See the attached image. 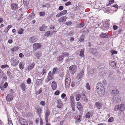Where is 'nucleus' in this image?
I'll list each match as a JSON object with an SVG mask.
<instances>
[{"label":"nucleus","instance_id":"nucleus-1","mask_svg":"<svg viewBox=\"0 0 125 125\" xmlns=\"http://www.w3.org/2000/svg\"><path fill=\"white\" fill-rule=\"evenodd\" d=\"M96 88L98 94L101 96L102 95L104 91V87L103 84L100 83H97Z\"/></svg>","mask_w":125,"mask_h":125},{"label":"nucleus","instance_id":"nucleus-2","mask_svg":"<svg viewBox=\"0 0 125 125\" xmlns=\"http://www.w3.org/2000/svg\"><path fill=\"white\" fill-rule=\"evenodd\" d=\"M71 82V79L68 75H66L65 81V86L66 88H69L70 84Z\"/></svg>","mask_w":125,"mask_h":125},{"label":"nucleus","instance_id":"nucleus-3","mask_svg":"<svg viewBox=\"0 0 125 125\" xmlns=\"http://www.w3.org/2000/svg\"><path fill=\"white\" fill-rule=\"evenodd\" d=\"M120 97L118 95H115L114 96L113 98L112 101L115 103H117L121 101Z\"/></svg>","mask_w":125,"mask_h":125},{"label":"nucleus","instance_id":"nucleus-4","mask_svg":"<svg viewBox=\"0 0 125 125\" xmlns=\"http://www.w3.org/2000/svg\"><path fill=\"white\" fill-rule=\"evenodd\" d=\"M19 62L17 59L12 58L11 61V64L13 67L16 66L19 63Z\"/></svg>","mask_w":125,"mask_h":125},{"label":"nucleus","instance_id":"nucleus-5","mask_svg":"<svg viewBox=\"0 0 125 125\" xmlns=\"http://www.w3.org/2000/svg\"><path fill=\"white\" fill-rule=\"evenodd\" d=\"M69 70L71 73L74 74L76 71L77 67L75 65H73L70 67Z\"/></svg>","mask_w":125,"mask_h":125},{"label":"nucleus","instance_id":"nucleus-6","mask_svg":"<svg viewBox=\"0 0 125 125\" xmlns=\"http://www.w3.org/2000/svg\"><path fill=\"white\" fill-rule=\"evenodd\" d=\"M53 74H52V72L50 71L48 74L47 77V78L45 80V82L46 83H48L50 80H52L53 78L52 75Z\"/></svg>","mask_w":125,"mask_h":125},{"label":"nucleus","instance_id":"nucleus-7","mask_svg":"<svg viewBox=\"0 0 125 125\" xmlns=\"http://www.w3.org/2000/svg\"><path fill=\"white\" fill-rule=\"evenodd\" d=\"M42 46L39 43H35L33 44V49L35 51L40 48Z\"/></svg>","mask_w":125,"mask_h":125},{"label":"nucleus","instance_id":"nucleus-8","mask_svg":"<svg viewBox=\"0 0 125 125\" xmlns=\"http://www.w3.org/2000/svg\"><path fill=\"white\" fill-rule=\"evenodd\" d=\"M19 120L22 125H28V123L23 118H20Z\"/></svg>","mask_w":125,"mask_h":125},{"label":"nucleus","instance_id":"nucleus-9","mask_svg":"<svg viewBox=\"0 0 125 125\" xmlns=\"http://www.w3.org/2000/svg\"><path fill=\"white\" fill-rule=\"evenodd\" d=\"M37 40V39L36 37L33 36L31 37L29 39V42L31 43L35 42Z\"/></svg>","mask_w":125,"mask_h":125},{"label":"nucleus","instance_id":"nucleus-10","mask_svg":"<svg viewBox=\"0 0 125 125\" xmlns=\"http://www.w3.org/2000/svg\"><path fill=\"white\" fill-rule=\"evenodd\" d=\"M67 19V17L65 16H63L61 18L58 20L59 22H65Z\"/></svg>","mask_w":125,"mask_h":125},{"label":"nucleus","instance_id":"nucleus-11","mask_svg":"<svg viewBox=\"0 0 125 125\" xmlns=\"http://www.w3.org/2000/svg\"><path fill=\"white\" fill-rule=\"evenodd\" d=\"M84 70L83 69L80 71L79 73L77 76V77L78 78L80 79L83 77L84 73Z\"/></svg>","mask_w":125,"mask_h":125},{"label":"nucleus","instance_id":"nucleus-12","mask_svg":"<svg viewBox=\"0 0 125 125\" xmlns=\"http://www.w3.org/2000/svg\"><path fill=\"white\" fill-rule=\"evenodd\" d=\"M13 97V95L8 94L7 96L6 99L7 101H10L12 100Z\"/></svg>","mask_w":125,"mask_h":125},{"label":"nucleus","instance_id":"nucleus-13","mask_svg":"<svg viewBox=\"0 0 125 125\" xmlns=\"http://www.w3.org/2000/svg\"><path fill=\"white\" fill-rule=\"evenodd\" d=\"M77 106L78 109L80 111L82 110L83 106L80 102H78L77 104Z\"/></svg>","mask_w":125,"mask_h":125},{"label":"nucleus","instance_id":"nucleus-14","mask_svg":"<svg viewBox=\"0 0 125 125\" xmlns=\"http://www.w3.org/2000/svg\"><path fill=\"white\" fill-rule=\"evenodd\" d=\"M42 53L40 52H36L35 54V59H39L42 55Z\"/></svg>","mask_w":125,"mask_h":125},{"label":"nucleus","instance_id":"nucleus-15","mask_svg":"<svg viewBox=\"0 0 125 125\" xmlns=\"http://www.w3.org/2000/svg\"><path fill=\"white\" fill-rule=\"evenodd\" d=\"M11 8L13 10L17 9L18 8L17 4L15 3H13L11 5Z\"/></svg>","mask_w":125,"mask_h":125},{"label":"nucleus","instance_id":"nucleus-16","mask_svg":"<svg viewBox=\"0 0 125 125\" xmlns=\"http://www.w3.org/2000/svg\"><path fill=\"white\" fill-rule=\"evenodd\" d=\"M108 33H102L100 35V37L101 38H105L108 37L107 35Z\"/></svg>","mask_w":125,"mask_h":125},{"label":"nucleus","instance_id":"nucleus-17","mask_svg":"<svg viewBox=\"0 0 125 125\" xmlns=\"http://www.w3.org/2000/svg\"><path fill=\"white\" fill-rule=\"evenodd\" d=\"M62 105V103L60 100H57V106L59 108H61Z\"/></svg>","mask_w":125,"mask_h":125},{"label":"nucleus","instance_id":"nucleus-18","mask_svg":"<svg viewBox=\"0 0 125 125\" xmlns=\"http://www.w3.org/2000/svg\"><path fill=\"white\" fill-rule=\"evenodd\" d=\"M52 87L53 90H55L57 88V84L54 81H53L52 83Z\"/></svg>","mask_w":125,"mask_h":125},{"label":"nucleus","instance_id":"nucleus-19","mask_svg":"<svg viewBox=\"0 0 125 125\" xmlns=\"http://www.w3.org/2000/svg\"><path fill=\"white\" fill-rule=\"evenodd\" d=\"M35 65L34 62H33L32 64L29 65L28 67V70L29 71L32 69L34 67Z\"/></svg>","mask_w":125,"mask_h":125},{"label":"nucleus","instance_id":"nucleus-20","mask_svg":"<svg viewBox=\"0 0 125 125\" xmlns=\"http://www.w3.org/2000/svg\"><path fill=\"white\" fill-rule=\"evenodd\" d=\"M89 52L93 54H96L97 52V51L96 50L93 48H90Z\"/></svg>","mask_w":125,"mask_h":125},{"label":"nucleus","instance_id":"nucleus-21","mask_svg":"<svg viewBox=\"0 0 125 125\" xmlns=\"http://www.w3.org/2000/svg\"><path fill=\"white\" fill-rule=\"evenodd\" d=\"M110 65L112 67H115L116 66V63L114 61H109Z\"/></svg>","mask_w":125,"mask_h":125},{"label":"nucleus","instance_id":"nucleus-22","mask_svg":"<svg viewBox=\"0 0 125 125\" xmlns=\"http://www.w3.org/2000/svg\"><path fill=\"white\" fill-rule=\"evenodd\" d=\"M120 109L121 111H124L125 108V104H121L119 105Z\"/></svg>","mask_w":125,"mask_h":125},{"label":"nucleus","instance_id":"nucleus-23","mask_svg":"<svg viewBox=\"0 0 125 125\" xmlns=\"http://www.w3.org/2000/svg\"><path fill=\"white\" fill-rule=\"evenodd\" d=\"M95 105L98 109H100L101 107L102 106V104L99 102H97L95 103Z\"/></svg>","mask_w":125,"mask_h":125},{"label":"nucleus","instance_id":"nucleus-24","mask_svg":"<svg viewBox=\"0 0 125 125\" xmlns=\"http://www.w3.org/2000/svg\"><path fill=\"white\" fill-rule=\"evenodd\" d=\"M46 28L47 27L45 26L44 25H43L40 28L39 30L41 31H44L46 29Z\"/></svg>","mask_w":125,"mask_h":125},{"label":"nucleus","instance_id":"nucleus-25","mask_svg":"<svg viewBox=\"0 0 125 125\" xmlns=\"http://www.w3.org/2000/svg\"><path fill=\"white\" fill-rule=\"evenodd\" d=\"M58 69L57 68H53L52 72V74L53 75L55 73H57L58 72Z\"/></svg>","mask_w":125,"mask_h":125},{"label":"nucleus","instance_id":"nucleus-26","mask_svg":"<svg viewBox=\"0 0 125 125\" xmlns=\"http://www.w3.org/2000/svg\"><path fill=\"white\" fill-rule=\"evenodd\" d=\"M43 80V79H37L36 81V84L38 85H39L41 83Z\"/></svg>","mask_w":125,"mask_h":125},{"label":"nucleus","instance_id":"nucleus-27","mask_svg":"<svg viewBox=\"0 0 125 125\" xmlns=\"http://www.w3.org/2000/svg\"><path fill=\"white\" fill-rule=\"evenodd\" d=\"M113 93L115 94H118L119 93L118 91L116 89H115L112 90Z\"/></svg>","mask_w":125,"mask_h":125},{"label":"nucleus","instance_id":"nucleus-28","mask_svg":"<svg viewBox=\"0 0 125 125\" xmlns=\"http://www.w3.org/2000/svg\"><path fill=\"white\" fill-rule=\"evenodd\" d=\"M79 55L80 56L82 57H83L84 56V50L83 49H81L80 51Z\"/></svg>","mask_w":125,"mask_h":125},{"label":"nucleus","instance_id":"nucleus-29","mask_svg":"<svg viewBox=\"0 0 125 125\" xmlns=\"http://www.w3.org/2000/svg\"><path fill=\"white\" fill-rule=\"evenodd\" d=\"M81 95L80 94H77L76 95V100L79 101L80 99Z\"/></svg>","mask_w":125,"mask_h":125},{"label":"nucleus","instance_id":"nucleus-30","mask_svg":"<svg viewBox=\"0 0 125 125\" xmlns=\"http://www.w3.org/2000/svg\"><path fill=\"white\" fill-rule=\"evenodd\" d=\"M119 105H116L114 108V110L115 111H117L118 110H120Z\"/></svg>","mask_w":125,"mask_h":125},{"label":"nucleus","instance_id":"nucleus-31","mask_svg":"<svg viewBox=\"0 0 125 125\" xmlns=\"http://www.w3.org/2000/svg\"><path fill=\"white\" fill-rule=\"evenodd\" d=\"M28 0H23V3L25 6H27L29 4Z\"/></svg>","mask_w":125,"mask_h":125},{"label":"nucleus","instance_id":"nucleus-32","mask_svg":"<svg viewBox=\"0 0 125 125\" xmlns=\"http://www.w3.org/2000/svg\"><path fill=\"white\" fill-rule=\"evenodd\" d=\"M84 35H82L79 39V41L80 42H83L84 39Z\"/></svg>","mask_w":125,"mask_h":125},{"label":"nucleus","instance_id":"nucleus-33","mask_svg":"<svg viewBox=\"0 0 125 125\" xmlns=\"http://www.w3.org/2000/svg\"><path fill=\"white\" fill-rule=\"evenodd\" d=\"M21 87L23 91H25V85L24 83H22L21 85Z\"/></svg>","mask_w":125,"mask_h":125},{"label":"nucleus","instance_id":"nucleus-34","mask_svg":"<svg viewBox=\"0 0 125 125\" xmlns=\"http://www.w3.org/2000/svg\"><path fill=\"white\" fill-rule=\"evenodd\" d=\"M42 89L41 88L40 89H39V90L37 92H36L35 93V94L36 95H38V94H41L42 92Z\"/></svg>","mask_w":125,"mask_h":125},{"label":"nucleus","instance_id":"nucleus-35","mask_svg":"<svg viewBox=\"0 0 125 125\" xmlns=\"http://www.w3.org/2000/svg\"><path fill=\"white\" fill-rule=\"evenodd\" d=\"M91 115V113L90 112H88L86 113L85 117L86 118H89Z\"/></svg>","mask_w":125,"mask_h":125},{"label":"nucleus","instance_id":"nucleus-36","mask_svg":"<svg viewBox=\"0 0 125 125\" xmlns=\"http://www.w3.org/2000/svg\"><path fill=\"white\" fill-rule=\"evenodd\" d=\"M19 49V47L18 46L15 47L11 50L12 51H18Z\"/></svg>","mask_w":125,"mask_h":125},{"label":"nucleus","instance_id":"nucleus-37","mask_svg":"<svg viewBox=\"0 0 125 125\" xmlns=\"http://www.w3.org/2000/svg\"><path fill=\"white\" fill-rule=\"evenodd\" d=\"M24 31V30L22 28H20L19 30V31H18V33L20 34H21Z\"/></svg>","mask_w":125,"mask_h":125},{"label":"nucleus","instance_id":"nucleus-38","mask_svg":"<svg viewBox=\"0 0 125 125\" xmlns=\"http://www.w3.org/2000/svg\"><path fill=\"white\" fill-rule=\"evenodd\" d=\"M62 15L65 14L67 12V10H64L60 12Z\"/></svg>","mask_w":125,"mask_h":125},{"label":"nucleus","instance_id":"nucleus-39","mask_svg":"<svg viewBox=\"0 0 125 125\" xmlns=\"http://www.w3.org/2000/svg\"><path fill=\"white\" fill-rule=\"evenodd\" d=\"M9 66L7 64H5V65H3L1 66V68L2 69H4L6 67H8Z\"/></svg>","mask_w":125,"mask_h":125},{"label":"nucleus","instance_id":"nucleus-40","mask_svg":"<svg viewBox=\"0 0 125 125\" xmlns=\"http://www.w3.org/2000/svg\"><path fill=\"white\" fill-rule=\"evenodd\" d=\"M46 69H43V70H42V72H41V74H42V75H43L44 74L45 75V74L46 72Z\"/></svg>","mask_w":125,"mask_h":125},{"label":"nucleus","instance_id":"nucleus-41","mask_svg":"<svg viewBox=\"0 0 125 125\" xmlns=\"http://www.w3.org/2000/svg\"><path fill=\"white\" fill-rule=\"evenodd\" d=\"M44 35L47 37L51 36V35H50V31H49L46 32L45 34Z\"/></svg>","mask_w":125,"mask_h":125},{"label":"nucleus","instance_id":"nucleus-42","mask_svg":"<svg viewBox=\"0 0 125 125\" xmlns=\"http://www.w3.org/2000/svg\"><path fill=\"white\" fill-rule=\"evenodd\" d=\"M63 55L62 56L61 55V56L57 57V60L59 61H61L63 59Z\"/></svg>","mask_w":125,"mask_h":125},{"label":"nucleus","instance_id":"nucleus-43","mask_svg":"<svg viewBox=\"0 0 125 125\" xmlns=\"http://www.w3.org/2000/svg\"><path fill=\"white\" fill-rule=\"evenodd\" d=\"M50 114V112L49 110H47L45 113V117H48Z\"/></svg>","mask_w":125,"mask_h":125},{"label":"nucleus","instance_id":"nucleus-44","mask_svg":"<svg viewBox=\"0 0 125 125\" xmlns=\"http://www.w3.org/2000/svg\"><path fill=\"white\" fill-rule=\"evenodd\" d=\"M39 15L40 16H42L45 15V12H39Z\"/></svg>","mask_w":125,"mask_h":125},{"label":"nucleus","instance_id":"nucleus-45","mask_svg":"<svg viewBox=\"0 0 125 125\" xmlns=\"http://www.w3.org/2000/svg\"><path fill=\"white\" fill-rule=\"evenodd\" d=\"M114 120V118L113 117H110L108 120V121L110 122H113Z\"/></svg>","mask_w":125,"mask_h":125},{"label":"nucleus","instance_id":"nucleus-46","mask_svg":"<svg viewBox=\"0 0 125 125\" xmlns=\"http://www.w3.org/2000/svg\"><path fill=\"white\" fill-rule=\"evenodd\" d=\"M19 66L20 68L21 69H23L24 68V66L22 65L21 62H20L19 64Z\"/></svg>","mask_w":125,"mask_h":125},{"label":"nucleus","instance_id":"nucleus-47","mask_svg":"<svg viewBox=\"0 0 125 125\" xmlns=\"http://www.w3.org/2000/svg\"><path fill=\"white\" fill-rule=\"evenodd\" d=\"M42 111V109L40 108H38L37 109V112L39 114H41Z\"/></svg>","mask_w":125,"mask_h":125},{"label":"nucleus","instance_id":"nucleus-48","mask_svg":"<svg viewBox=\"0 0 125 125\" xmlns=\"http://www.w3.org/2000/svg\"><path fill=\"white\" fill-rule=\"evenodd\" d=\"M69 55V53L67 52H65L63 53V54L62 55V56L63 55V57L64 56H68Z\"/></svg>","mask_w":125,"mask_h":125},{"label":"nucleus","instance_id":"nucleus-49","mask_svg":"<svg viewBox=\"0 0 125 125\" xmlns=\"http://www.w3.org/2000/svg\"><path fill=\"white\" fill-rule=\"evenodd\" d=\"M40 104H41L42 106H44L45 104V101H41L40 103Z\"/></svg>","mask_w":125,"mask_h":125},{"label":"nucleus","instance_id":"nucleus-50","mask_svg":"<svg viewBox=\"0 0 125 125\" xmlns=\"http://www.w3.org/2000/svg\"><path fill=\"white\" fill-rule=\"evenodd\" d=\"M86 87L87 89H88L90 90V86L89 85V84L88 83H86Z\"/></svg>","mask_w":125,"mask_h":125},{"label":"nucleus","instance_id":"nucleus-51","mask_svg":"<svg viewBox=\"0 0 125 125\" xmlns=\"http://www.w3.org/2000/svg\"><path fill=\"white\" fill-rule=\"evenodd\" d=\"M74 96H71L70 98V99L71 101H74Z\"/></svg>","mask_w":125,"mask_h":125},{"label":"nucleus","instance_id":"nucleus-52","mask_svg":"<svg viewBox=\"0 0 125 125\" xmlns=\"http://www.w3.org/2000/svg\"><path fill=\"white\" fill-rule=\"evenodd\" d=\"M109 5H111L114 2V0H109Z\"/></svg>","mask_w":125,"mask_h":125},{"label":"nucleus","instance_id":"nucleus-53","mask_svg":"<svg viewBox=\"0 0 125 125\" xmlns=\"http://www.w3.org/2000/svg\"><path fill=\"white\" fill-rule=\"evenodd\" d=\"M27 82L28 84H30L31 82V79L30 78H28L27 80Z\"/></svg>","mask_w":125,"mask_h":125},{"label":"nucleus","instance_id":"nucleus-54","mask_svg":"<svg viewBox=\"0 0 125 125\" xmlns=\"http://www.w3.org/2000/svg\"><path fill=\"white\" fill-rule=\"evenodd\" d=\"M71 2L69 1L65 3V5L66 6H68L70 5L71 4Z\"/></svg>","mask_w":125,"mask_h":125},{"label":"nucleus","instance_id":"nucleus-55","mask_svg":"<svg viewBox=\"0 0 125 125\" xmlns=\"http://www.w3.org/2000/svg\"><path fill=\"white\" fill-rule=\"evenodd\" d=\"M75 82H72L71 84V86L72 87H73L75 86Z\"/></svg>","mask_w":125,"mask_h":125},{"label":"nucleus","instance_id":"nucleus-56","mask_svg":"<svg viewBox=\"0 0 125 125\" xmlns=\"http://www.w3.org/2000/svg\"><path fill=\"white\" fill-rule=\"evenodd\" d=\"M62 16L61 13L60 12L58 14L56 15V16L57 17H59L60 16Z\"/></svg>","mask_w":125,"mask_h":125},{"label":"nucleus","instance_id":"nucleus-57","mask_svg":"<svg viewBox=\"0 0 125 125\" xmlns=\"http://www.w3.org/2000/svg\"><path fill=\"white\" fill-rule=\"evenodd\" d=\"M74 101L71 102V104L72 107H74Z\"/></svg>","mask_w":125,"mask_h":125},{"label":"nucleus","instance_id":"nucleus-58","mask_svg":"<svg viewBox=\"0 0 125 125\" xmlns=\"http://www.w3.org/2000/svg\"><path fill=\"white\" fill-rule=\"evenodd\" d=\"M66 96V95L65 94L63 93L62 94L61 96V97L63 98H64Z\"/></svg>","mask_w":125,"mask_h":125},{"label":"nucleus","instance_id":"nucleus-59","mask_svg":"<svg viewBox=\"0 0 125 125\" xmlns=\"http://www.w3.org/2000/svg\"><path fill=\"white\" fill-rule=\"evenodd\" d=\"M60 92L58 91H56L54 93V94L55 95H58L59 94Z\"/></svg>","mask_w":125,"mask_h":125},{"label":"nucleus","instance_id":"nucleus-60","mask_svg":"<svg viewBox=\"0 0 125 125\" xmlns=\"http://www.w3.org/2000/svg\"><path fill=\"white\" fill-rule=\"evenodd\" d=\"M8 85V84L7 83H5L3 85V87L4 88H6Z\"/></svg>","mask_w":125,"mask_h":125},{"label":"nucleus","instance_id":"nucleus-61","mask_svg":"<svg viewBox=\"0 0 125 125\" xmlns=\"http://www.w3.org/2000/svg\"><path fill=\"white\" fill-rule=\"evenodd\" d=\"M63 7L62 6H60L59 8V10H61L63 9Z\"/></svg>","mask_w":125,"mask_h":125},{"label":"nucleus","instance_id":"nucleus-62","mask_svg":"<svg viewBox=\"0 0 125 125\" xmlns=\"http://www.w3.org/2000/svg\"><path fill=\"white\" fill-rule=\"evenodd\" d=\"M3 73L2 71L0 69V76H1L3 75Z\"/></svg>","mask_w":125,"mask_h":125},{"label":"nucleus","instance_id":"nucleus-63","mask_svg":"<svg viewBox=\"0 0 125 125\" xmlns=\"http://www.w3.org/2000/svg\"><path fill=\"white\" fill-rule=\"evenodd\" d=\"M84 99L83 100V101L85 102H87L88 101V99L86 98V96L84 97Z\"/></svg>","mask_w":125,"mask_h":125},{"label":"nucleus","instance_id":"nucleus-64","mask_svg":"<svg viewBox=\"0 0 125 125\" xmlns=\"http://www.w3.org/2000/svg\"><path fill=\"white\" fill-rule=\"evenodd\" d=\"M114 29V30H116L117 28V27L115 25H114L113 26Z\"/></svg>","mask_w":125,"mask_h":125}]
</instances>
